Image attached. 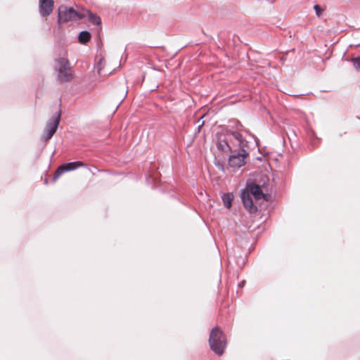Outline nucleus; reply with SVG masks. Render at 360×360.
<instances>
[{
  "label": "nucleus",
  "mask_w": 360,
  "mask_h": 360,
  "mask_svg": "<svg viewBox=\"0 0 360 360\" xmlns=\"http://www.w3.org/2000/svg\"><path fill=\"white\" fill-rule=\"evenodd\" d=\"M314 9L316 12V15L318 17H320L322 15L323 9L321 8V7L319 5H318V4L314 5Z\"/></svg>",
  "instance_id": "17"
},
{
  "label": "nucleus",
  "mask_w": 360,
  "mask_h": 360,
  "mask_svg": "<svg viewBox=\"0 0 360 360\" xmlns=\"http://www.w3.org/2000/svg\"><path fill=\"white\" fill-rule=\"evenodd\" d=\"M44 184H48V180H47V179H45Z\"/></svg>",
  "instance_id": "24"
},
{
  "label": "nucleus",
  "mask_w": 360,
  "mask_h": 360,
  "mask_svg": "<svg viewBox=\"0 0 360 360\" xmlns=\"http://www.w3.org/2000/svg\"><path fill=\"white\" fill-rule=\"evenodd\" d=\"M254 138H255V140L256 144L257 145V144H258V141H259V140L257 139V138H256V137H255V136H254Z\"/></svg>",
  "instance_id": "22"
},
{
  "label": "nucleus",
  "mask_w": 360,
  "mask_h": 360,
  "mask_svg": "<svg viewBox=\"0 0 360 360\" xmlns=\"http://www.w3.org/2000/svg\"><path fill=\"white\" fill-rule=\"evenodd\" d=\"M240 198L244 207L250 212V213H255L257 212V207L254 205L252 199L250 196V194L248 193V191L245 189H242L240 191Z\"/></svg>",
  "instance_id": "8"
},
{
  "label": "nucleus",
  "mask_w": 360,
  "mask_h": 360,
  "mask_svg": "<svg viewBox=\"0 0 360 360\" xmlns=\"http://www.w3.org/2000/svg\"><path fill=\"white\" fill-rule=\"evenodd\" d=\"M245 189L248 191V193L252 195L255 200L266 199L267 198V195L263 193L261 186L255 181L247 183L246 188Z\"/></svg>",
  "instance_id": "9"
},
{
  "label": "nucleus",
  "mask_w": 360,
  "mask_h": 360,
  "mask_svg": "<svg viewBox=\"0 0 360 360\" xmlns=\"http://www.w3.org/2000/svg\"><path fill=\"white\" fill-rule=\"evenodd\" d=\"M91 37V34L87 30H83L79 33L78 41L82 44H86Z\"/></svg>",
  "instance_id": "13"
},
{
  "label": "nucleus",
  "mask_w": 360,
  "mask_h": 360,
  "mask_svg": "<svg viewBox=\"0 0 360 360\" xmlns=\"http://www.w3.org/2000/svg\"><path fill=\"white\" fill-rule=\"evenodd\" d=\"M235 146H238L240 149H245V147H248V142L243 138L241 134L238 131H235V139H234Z\"/></svg>",
  "instance_id": "11"
},
{
  "label": "nucleus",
  "mask_w": 360,
  "mask_h": 360,
  "mask_svg": "<svg viewBox=\"0 0 360 360\" xmlns=\"http://www.w3.org/2000/svg\"><path fill=\"white\" fill-rule=\"evenodd\" d=\"M216 146L217 149L223 153H232L233 146H235V131L223 127L221 131L216 133Z\"/></svg>",
  "instance_id": "1"
},
{
  "label": "nucleus",
  "mask_w": 360,
  "mask_h": 360,
  "mask_svg": "<svg viewBox=\"0 0 360 360\" xmlns=\"http://www.w3.org/2000/svg\"><path fill=\"white\" fill-rule=\"evenodd\" d=\"M221 199L224 203V205L226 208H230L232 206V202L233 200V195L231 193H223L221 196Z\"/></svg>",
  "instance_id": "14"
},
{
  "label": "nucleus",
  "mask_w": 360,
  "mask_h": 360,
  "mask_svg": "<svg viewBox=\"0 0 360 360\" xmlns=\"http://www.w3.org/2000/svg\"><path fill=\"white\" fill-rule=\"evenodd\" d=\"M53 0H39V12L41 17L49 16L53 11Z\"/></svg>",
  "instance_id": "10"
},
{
  "label": "nucleus",
  "mask_w": 360,
  "mask_h": 360,
  "mask_svg": "<svg viewBox=\"0 0 360 360\" xmlns=\"http://www.w3.org/2000/svg\"><path fill=\"white\" fill-rule=\"evenodd\" d=\"M214 165L217 167L218 169L223 172L224 171V165L223 161L215 160Z\"/></svg>",
  "instance_id": "16"
},
{
  "label": "nucleus",
  "mask_w": 360,
  "mask_h": 360,
  "mask_svg": "<svg viewBox=\"0 0 360 360\" xmlns=\"http://www.w3.org/2000/svg\"><path fill=\"white\" fill-rule=\"evenodd\" d=\"M61 117V112L59 111L57 115L51 117L46 123V125L44 129V131L46 132V135L41 137V139L44 141H47L51 139L54 134L56 132L57 129L59 126L60 120Z\"/></svg>",
  "instance_id": "5"
},
{
  "label": "nucleus",
  "mask_w": 360,
  "mask_h": 360,
  "mask_svg": "<svg viewBox=\"0 0 360 360\" xmlns=\"http://www.w3.org/2000/svg\"><path fill=\"white\" fill-rule=\"evenodd\" d=\"M248 156V153L245 149H240L237 153L229 156L228 165L233 168H239L243 166L246 162L245 158Z\"/></svg>",
  "instance_id": "7"
},
{
  "label": "nucleus",
  "mask_w": 360,
  "mask_h": 360,
  "mask_svg": "<svg viewBox=\"0 0 360 360\" xmlns=\"http://www.w3.org/2000/svg\"><path fill=\"white\" fill-rule=\"evenodd\" d=\"M86 13L88 14V21L89 22L98 26L101 25V19L98 15L89 10H87Z\"/></svg>",
  "instance_id": "12"
},
{
  "label": "nucleus",
  "mask_w": 360,
  "mask_h": 360,
  "mask_svg": "<svg viewBox=\"0 0 360 360\" xmlns=\"http://www.w3.org/2000/svg\"><path fill=\"white\" fill-rule=\"evenodd\" d=\"M244 284H245V281H243L241 283H240L238 284V285H239L240 287H243V286L244 285Z\"/></svg>",
  "instance_id": "20"
},
{
  "label": "nucleus",
  "mask_w": 360,
  "mask_h": 360,
  "mask_svg": "<svg viewBox=\"0 0 360 360\" xmlns=\"http://www.w3.org/2000/svg\"><path fill=\"white\" fill-rule=\"evenodd\" d=\"M312 134L317 139V137L316 136L315 132H312Z\"/></svg>",
  "instance_id": "23"
},
{
  "label": "nucleus",
  "mask_w": 360,
  "mask_h": 360,
  "mask_svg": "<svg viewBox=\"0 0 360 360\" xmlns=\"http://www.w3.org/2000/svg\"><path fill=\"white\" fill-rule=\"evenodd\" d=\"M236 127L238 130H241L243 129V126L242 125V124L240 122L237 121Z\"/></svg>",
  "instance_id": "19"
},
{
  "label": "nucleus",
  "mask_w": 360,
  "mask_h": 360,
  "mask_svg": "<svg viewBox=\"0 0 360 360\" xmlns=\"http://www.w3.org/2000/svg\"><path fill=\"white\" fill-rule=\"evenodd\" d=\"M84 166V163L82 161H75L62 164L60 165L56 171L55 172L52 181L56 182V181L59 178V176L67 172L73 171L77 168Z\"/></svg>",
  "instance_id": "6"
},
{
  "label": "nucleus",
  "mask_w": 360,
  "mask_h": 360,
  "mask_svg": "<svg viewBox=\"0 0 360 360\" xmlns=\"http://www.w3.org/2000/svg\"><path fill=\"white\" fill-rule=\"evenodd\" d=\"M146 181L149 183V184H151L152 181H153L155 184H156L158 181V177L156 176H153L150 174H148L146 176Z\"/></svg>",
  "instance_id": "18"
},
{
  "label": "nucleus",
  "mask_w": 360,
  "mask_h": 360,
  "mask_svg": "<svg viewBox=\"0 0 360 360\" xmlns=\"http://www.w3.org/2000/svg\"><path fill=\"white\" fill-rule=\"evenodd\" d=\"M57 77L60 83L68 82L73 79V71L70 68L69 60L65 58L56 60Z\"/></svg>",
  "instance_id": "4"
},
{
  "label": "nucleus",
  "mask_w": 360,
  "mask_h": 360,
  "mask_svg": "<svg viewBox=\"0 0 360 360\" xmlns=\"http://www.w3.org/2000/svg\"><path fill=\"white\" fill-rule=\"evenodd\" d=\"M353 67L356 70L360 71V56H356L351 59Z\"/></svg>",
  "instance_id": "15"
},
{
  "label": "nucleus",
  "mask_w": 360,
  "mask_h": 360,
  "mask_svg": "<svg viewBox=\"0 0 360 360\" xmlns=\"http://www.w3.org/2000/svg\"><path fill=\"white\" fill-rule=\"evenodd\" d=\"M209 345L211 350L218 356L224 354L226 347L225 335L217 326L214 327L210 333Z\"/></svg>",
  "instance_id": "2"
},
{
  "label": "nucleus",
  "mask_w": 360,
  "mask_h": 360,
  "mask_svg": "<svg viewBox=\"0 0 360 360\" xmlns=\"http://www.w3.org/2000/svg\"><path fill=\"white\" fill-rule=\"evenodd\" d=\"M86 18V13L76 11L72 7L61 5L58 9V23L63 24L70 21H77Z\"/></svg>",
  "instance_id": "3"
},
{
  "label": "nucleus",
  "mask_w": 360,
  "mask_h": 360,
  "mask_svg": "<svg viewBox=\"0 0 360 360\" xmlns=\"http://www.w3.org/2000/svg\"><path fill=\"white\" fill-rule=\"evenodd\" d=\"M201 126L202 125H199L198 127H197V131L199 132L200 130V128H201Z\"/></svg>",
  "instance_id": "21"
}]
</instances>
